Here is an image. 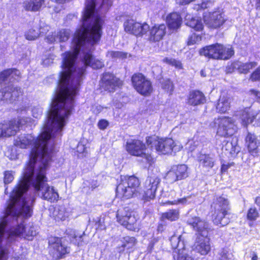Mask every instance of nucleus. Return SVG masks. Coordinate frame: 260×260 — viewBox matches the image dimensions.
<instances>
[{"mask_svg": "<svg viewBox=\"0 0 260 260\" xmlns=\"http://www.w3.org/2000/svg\"><path fill=\"white\" fill-rule=\"evenodd\" d=\"M70 215L69 208L64 205L57 206L53 212V216L56 221H64Z\"/></svg>", "mask_w": 260, "mask_h": 260, "instance_id": "obj_26", "label": "nucleus"}, {"mask_svg": "<svg viewBox=\"0 0 260 260\" xmlns=\"http://www.w3.org/2000/svg\"><path fill=\"white\" fill-rule=\"evenodd\" d=\"M149 28V25L146 22L140 23V27H139L136 31L135 36L142 37L146 35Z\"/></svg>", "mask_w": 260, "mask_h": 260, "instance_id": "obj_39", "label": "nucleus"}, {"mask_svg": "<svg viewBox=\"0 0 260 260\" xmlns=\"http://www.w3.org/2000/svg\"><path fill=\"white\" fill-rule=\"evenodd\" d=\"M83 236L84 234L82 235H78L74 234V237H73V239L72 240V241L75 244H77L78 246L82 245Z\"/></svg>", "mask_w": 260, "mask_h": 260, "instance_id": "obj_54", "label": "nucleus"}, {"mask_svg": "<svg viewBox=\"0 0 260 260\" xmlns=\"http://www.w3.org/2000/svg\"><path fill=\"white\" fill-rule=\"evenodd\" d=\"M95 6L96 0H87V3L83 16V21H87L94 15Z\"/></svg>", "mask_w": 260, "mask_h": 260, "instance_id": "obj_32", "label": "nucleus"}, {"mask_svg": "<svg viewBox=\"0 0 260 260\" xmlns=\"http://www.w3.org/2000/svg\"><path fill=\"white\" fill-rule=\"evenodd\" d=\"M246 142L247 144L248 150L250 153H257V148L259 142L254 134L248 133L246 138Z\"/></svg>", "mask_w": 260, "mask_h": 260, "instance_id": "obj_28", "label": "nucleus"}, {"mask_svg": "<svg viewBox=\"0 0 260 260\" xmlns=\"http://www.w3.org/2000/svg\"><path fill=\"white\" fill-rule=\"evenodd\" d=\"M215 209L213 216L214 223L221 226L228 224L230 222L229 217L230 208L229 202L225 196L217 198Z\"/></svg>", "mask_w": 260, "mask_h": 260, "instance_id": "obj_7", "label": "nucleus"}, {"mask_svg": "<svg viewBox=\"0 0 260 260\" xmlns=\"http://www.w3.org/2000/svg\"><path fill=\"white\" fill-rule=\"evenodd\" d=\"M146 142L148 146L151 145V147H154L156 151L163 154H170L173 152L176 153L182 148V146L179 142H175L173 139L170 138L162 139L156 137H149L147 139Z\"/></svg>", "mask_w": 260, "mask_h": 260, "instance_id": "obj_6", "label": "nucleus"}, {"mask_svg": "<svg viewBox=\"0 0 260 260\" xmlns=\"http://www.w3.org/2000/svg\"><path fill=\"white\" fill-rule=\"evenodd\" d=\"M202 40V35L193 33L188 37L187 41V45L188 46L194 45L198 42H200Z\"/></svg>", "mask_w": 260, "mask_h": 260, "instance_id": "obj_43", "label": "nucleus"}, {"mask_svg": "<svg viewBox=\"0 0 260 260\" xmlns=\"http://www.w3.org/2000/svg\"><path fill=\"white\" fill-rule=\"evenodd\" d=\"M148 40L150 42L156 43L162 40L167 34V26L164 23L155 24L149 27Z\"/></svg>", "mask_w": 260, "mask_h": 260, "instance_id": "obj_22", "label": "nucleus"}, {"mask_svg": "<svg viewBox=\"0 0 260 260\" xmlns=\"http://www.w3.org/2000/svg\"><path fill=\"white\" fill-rule=\"evenodd\" d=\"M203 19L206 26L211 29H217L225 22L222 13L219 11L205 13L203 15Z\"/></svg>", "mask_w": 260, "mask_h": 260, "instance_id": "obj_16", "label": "nucleus"}, {"mask_svg": "<svg viewBox=\"0 0 260 260\" xmlns=\"http://www.w3.org/2000/svg\"><path fill=\"white\" fill-rule=\"evenodd\" d=\"M170 241L173 249V255L174 260H193L188 255V249L186 248L184 241L181 240V236L174 235L171 237Z\"/></svg>", "mask_w": 260, "mask_h": 260, "instance_id": "obj_11", "label": "nucleus"}, {"mask_svg": "<svg viewBox=\"0 0 260 260\" xmlns=\"http://www.w3.org/2000/svg\"><path fill=\"white\" fill-rule=\"evenodd\" d=\"M121 243L119 246V251H123L125 249H130L133 248L136 244V240L134 237L126 236L122 237L120 239Z\"/></svg>", "mask_w": 260, "mask_h": 260, "instance_id": "obj_30", "label": "nucleus"}, {"mask_svg": "<svg viewBox=\"0 0 260 260\" xmlns=\"http://www.w3.org/2000/svg\"><path fill=\"white\" fill-rule=\"evenodd\" d=\"M209 2L208 1L207 2H203L201 3L200 4L198 5V8L197 10H205L206 9H207L208 8V3Z\"/></svg>", "mask_w": 260, "mask_h": 260, "instance_id": "obj_57", "label": "nucleus"}, {"mask_svg": "<svg viewBox=\"0 0 260 260\" xmlns=\"http://www.w3.org/2000/svg\"><path fill=\"white\" fill-rule=\"evenodd\" d=\"M162 88L170 94H172L174 89L173 81L169 78L165 79L161 82Z\"/></svg>", "mask_w": 260, "mask_h": 260, "instance_id": "obj_38", "label": "nucleus"}, {"mask_svg": "<svg viewBox=\"0 0 260 260\" xmlns=\"http://www.w3.org/2000/svg\"><path fill=\"white\" fill-rule=\"evenodd\" d=\"M109 122L105 119L100 120L98 123V127L101 130L105 129L109 125Z\"/></svg>", "mask_w": 260, "mask_h": 260, "instance_id": "obj_56", "label": "nucleus"}, {"mask_svg": "<svg viewBox=\"0 0 260 260\" xmlns=\"http://www.w3.org/2000/svg\"><path fill=\"white\" fill-rule=\"evenodd\" d=\"M195 0H179V4L180 5H186Z\"/></svg>", "mask_w": 260, "mask_h": 260, "instance_id": "obj_61", "label": "nucleus"}, {"mask_svg": "<svg viewBox=\"0 0 260 260\" xmlns=\"http://www.w3.org/2000/svg\"><path fill=\"white\" fill-rule=\"evenodd\" d=\"M140 23L133 19L126 20L123 24L124 31L135 36L136 31L139 27H140Z\"/></svg>", "mask_w": 260, "mask_h": 260, "instance_id": "obj_31", "label": "nucleus"}, {"mask_svg": "<svg viewBox=\"0 0 260 260\" xmlns=\"http://www.w3.org/2000/svg\"><path fill=\"white\" fill-rule=\"evenodd\" d=\"M218 260H234V256L232 253L222 250L219 253Z\"/></svg>", "mask_w": 260, "mask_h": 260, "instance_id": "obj_45", "label": "nucleus"}, {"mask_svg": "<svg viewBox=\"0 0 260 260\" xmlns=\"http://www.w3.org/2000/svg\"><path fill=\"white\" fill-rule=\"evenodd\" d=\"M187 223L198 233V236H208V223L205 220L197 216H190L187 219Z\"/></svg>", "mask_w": 260, "mask_h": 260, "instance_id": "obj_21", "label": "nucleus"}, {"mask_svg": "<svg viewBox=\"0 0 260 260\" xmlns=\"http://www.w3.org/2000/svg\"><path fill=\"white\" fill-rule=\"evenodd\" d=\"M179 212L178 210L172 209L162 214V218L170 221H174L179 218Z\"/></svg>", "mask_w": 260, "mask_h": 260, "instance_id": "obj_37", "label": "nucleus"}, {"mask_svg": "<svg viewBox=\"0 0 260 260\" xmlns=\"http://www.w3.org/2000/svg\"><path fill=\"white\" fill-rule=\"evenodd\" d=\"M163 61L164 62L170 66H173L177 69H183L182 64L180 60L174 58H169L168 57H166L164 59Z\"/></svg>", "mask_w": 260, "mask_h": 260, "instance_id": "obj_42", "label": "nucleus"}, {"mask_svg": "<svg viewBox=\"0 0 260 260\" xmlns=\"http://www.w3.org/2000/svg\"><path fill=\"white\" fill-rule=\"evenodd\" d=\"M131 82L133 88L141 95L149 96L153 92L152 82L142 73L133 74L131 77Z\"/></svg>", "mask_w": 260, "mask_h": 260, "instance_id": "obj_8", "label": "nucleus"}, {"mask_svg": "<svg viewBox=\"0 0 260 260\" xmlns=\"http://www.w3.org/2000/svg\"><path fill=\"white\" fill-rule=\"evenodd\" d=\"M256 66V63L254 61L238 63V71L240 73L247 74Z\"/></svg>", "mask_w": 260, "mask_h": 260, "instance_id": "obj_35", "label": "nucleus"}, {"mask_svg": "<svg viewBox=\"0 0 260 260\" xmlns=\"http://www.w3.org/2000/svg\"><path fill=\"white\" fill-rule=\"evenodd\" d=\"M187 169L185 165L174 166L167 173L166 178L170 182L184 179L188 176Z\"/></svg>", "mask_w": 260, "mask_h": 260, "instance_id": "obj_18", "label": "nucleus"}, {"mask_svg": "<svg viewBox=\"0 0 260 260\" xmlns=\"http://www.w3.org/2000/svg\"><path fill=\"white\" fill-rule=\"evenodd\" d=\"M126 150L131 155L145 158L147 161L151 159L148 149L143 142L138 140H133L127 142Z\"/></svg>", "mask_w": 260, "mask_h": 260, "instance_id": "obj_13", "label": "nucleus"}, {"mask_svg": "<svg viewBox=\"0 0 260 260\" xmlns=\"http://www.w3.org/2000/svg\"><path fill=\"white\" fill-rule=\"evenodd\" d=\"M104 67V61L100 59H96L95 57L90 66V67L92 69L96 70L102 69Z\"/></svg>", "mask_w": 260, "mask_h": 260, "instance_id": "obj_52", "label": "nucleus"}, {"mask_svg": "<svg viewBox=\"0 0 260 260\" xmlns=\"http://www.w3.org/2000/svg\"><path fill=\"white\" fill-rule=\"evenodd\" d=\"M25 36L28 40H35L38 38V33L36 30L31 28L26 32Z\"/></svg>", "mask_w": 260, "mask_h": 260, "instance_id": "obj_48", "label": "nucleus"}, {"mask_svg": "<svg viewBox=\"0 0 260 260\" xmlns=\"http://www.w3.org/2000/svg\"><path fill=\"white\" fill-rule=\"evenodd\" d=\"M238 147L236 145L235 143L234 144L232 142H226L225 144L223 145L222 149H224L230 154H233L236 152L239 151Z\"/></svg>", "mask_w": 260, "mask_h": 260, "instance_id": "obj_41", "label": "nucleus"}, {"mask_svg": "<svg viewBox=\"0 0 260 260\" xmlns=\"http://www.w3.org/2000/svg\"><path fill=\"white\" fill-rule=\"evenodd\" d=\"M57 36L60 42H65L70 38V34L66 29L60 30L58 32Z\"/></svg>", "mask_w": 260, "mask_h": 260, "instance_id": "obj_46", "label": "nucleus"}, {"mask_svg": "<svg viewBox=\"0 0 260 260\" xmlns=\"http://www.w3.org/2000/svg\"><path fill=\"white\" fill-rule=\"evenodd\" d=\"M44 2V0L26 1L23 3V7L26 11L36 12L41 9Z\"/></svg>", "mask_w": 260, "mask_h": 260, "instance_id": "obj_27", "label": "nucleus"}, {"mask_svg": "<svg viewBox=\"0 0 260 260\" xmlns=\"http://www.w3.org/2000/svg\"><path fill=\"white\" fill-rule=\"evenodd\" d=\"M14 173L12 171H6L4 173V182L5 184L11 183L14 179Z\"/></svg>", "mask_w": 260, "mask_h": 260, "instance_id": "obj_47", "label": "nucleus"}, {"mask_svg": "<svg viewBox=\"0 0 260 260\" xmlns=\"http://www.w3.org/2000/svg\"><path fill=\"white\" fill-rule=\"evenodd\" d=\"M71 98H72V93L67 87H61L60 89H56L48 114H59L60 111L64 108L66 101Z\"/></svg>", "mask_w": 260, "mask_h": 260, "instance_id": "obj_10", "label": "nucleus"}, {"mask_svg": "<svg viewBox=\"0 0 260 260\" xmlns=\"http://www.w3.org/2000/svg\"><path fill=\"white\" fill-rule=\"evenodd\" d=\"M94 58L91 52L87 51L84 53L82 61L85 66L90 67Z\"/></svg>", "mask_w": 260, "mask_h": 260, "instance_id": "obj_40", "label": "nucleus"}, {"mask_svg": "<svg viewBox=\"0 0 260 260\" xmlns=\"http://www.w3.org/2000/svg\"><path fill=\"white\" fill-rule=\"evenodd\" d=\"M193 249L201 255L207 254L211 250L210 239L207 236H197Z\"/></svg>", "mask_w": 260, "mask_h": 260, "instance_id": "obj_23", "label": "nucleus"}, {"mask_svg": "<svg viewBox=\"0 0 260 260\" xmlns=\"http://www.w3.org/2000/svg\"><path fill=\"white\" fill-rule=\"evenodd\" d=\"M48 243L49 253L56 259L62 258L70 252L69 247L63 244L58 237L50 238Z\"/></svg>", "mask_w": 260, "mask_h": 260, "instance_id": "obj_12", "label": "nucleus"}, {"mask_svg": "<svg viewBox=\"0 0 260 260\" xmlns=\"http://www.w3.org/2000/svg\"><path fill=\"white\" fill-rule=\"evenodd\" d=\"M102 25L99 19H96L90 26H82L77 29L73 38V50L63 53L62 68L60 73L59 89L61 87H69V83L76 69V61L82 47L87 42L92 46L99 44L102 35Z\"/></svg>", "mask_w": 260, "mask_h": 260, "instance_id": "obj_3", "label": "nucleus"}, {"mask_svg": "<svg viewBox=\"0 0 260 260\" xmlns=\"http://www.w3.org/2000/svg\"><path fill=\"white\" fill-rule=\"evenodd\" d=\"M27 123V119H19L0 124V137H10L15 135L21 126Z\"/></svg>", "mask_w": 260, "mask_h": 260, "instance_id": "obj_15", "label": "nucleus"}, {"mask_svg": "<svg viewBox=\"0 0 260 260\" xmlns=\"http://www.w3.org/2000/svg\"><path fill=\"white\" fill-rule=\"evenodd\" d=\"M237 69L238 70V63L237 62H233L226 67V71L228 73H233Z\"/></svg>", "mask_w": 260, "mask_h": 260, "instance_id": "obj_55", "label": "nucleus"}, {"mask_svg": "<svg viewBox=\"0 0 260 260\" xmlns=\"http://www.w3.org/2000/svg\"><path fill=\"white\" fill-rule=\"evenodd\" d=\"M45 161L34 167V155L31 159L30 164L24 169L21 180L13 190L10 202L0 218V260H6L7 250L3 244V239L8 220L13 218L22 220L30 217L32 213V206L35 201L33 197L24 196L30 185H32L35 191L42 199L54 202L59 198L58 192L53 186L48 183L46 177V171L49 166V156H46Z\"/></svg>", "mask_w": 260, "mask_h": 260, "instance_id": "obj_1", "label": "nucleus"}, {"mask_svg": "<svg viewBox=\"0 0 260 260\" xmlns=\"http://www.w3.org/2000/svg\"><path fill=\"white\" fill-rule=\"evenodd\" d=\"M251 260H257L258 259V256L257 255V254L255 252L253 251L251 254V256H250Z\"/></svg>", "mask_w": 260, "mask_h": 260, "instance_id": "obj_63", "label": "nucleus"}, {"mask_svg": "<svg viewBox=\"0 0 260 260\" xmlns=\"http://www.w3.org/2000/svg\"><path fill=\"white\" fill-rule=\"evenodd\" d=\"M123 85V81L113 73L104 72L100 81L99 89L102 92L113 93Z\"/></svg>", "mask_w": 260, "mask_h": 260, "instance_id": "obj_9", "label": "nucleus"}, {"mask_svg": "<svg viewBox=\"0 0 260 260\" xmlns=\"http://www.w3.org/2000/svg\"><path fill=\"white\" fill-rule=\"evenodd\" d=\"M199 54L209 59L226 60L234 55L235 51L232 45L215 43L202 47Z\"/></svg>", "mask_w": 260, "mask_h": 260, "instance_id": "obj_4", "label": "nucleus"}, {"mask_svg": "<svg viewBox=\"0 0 260 260\" xmlns=\"http://www.w3.org/2000/svg\"><path fill=\"white\" fill-rule=\"evenodd\" d=\"M111 57L114 59H125L127 57V53L119 51H112L110 52Z\"/></svg>", "mask_w": 260, "mask_h": 260, "instance_id": "obj_50", "label": "nucleus"}, {"mask_svg": "<svg viewBox=\"0 0 260 260\" xmlns=\"http://www.w3.org/2000/svg\"><path fill=\"white\" fill-rule=\"evenodd\" d=\"M230 104L227 100L218 102L216 106L217 112L219 114L226 113L230 110Z\"/></svg>", "mask_w": 260, "mask_h": 260, "instance_id": "obj_36", "label": "nucleus"}, {"mask_svg": "<svg viewBox=\"0 0 260 260\" xmlns=\"http://www.w3.org/2000/svg\"><path fill=\"white\" fill-rule=\"evenodd\" d=\"M117 218L118 222L128 230H135L137 219L135 216L132 215V212L129 211L128 209L118 210Z\"/></svg>", "mask_w": 260, "mask_h": 260, "instance_id": "obj_17", "label": "nucleus"}, {"mask_svg": "<svg viewBox=\"0 0 260 260\" xmlns=\"http://www.w3.org/2000/svg\"><path fill=\"white\" fill-rule=\"evenodd\" d=\"M229 168V166L226 165H224L223 164L221 166V172H226L228 170Z\"/></svg>", "mask_w": 260, "mask_h": 260, "instance_id": "obj_64", "label": "nucleus"}, {"mask_svg": "<svg viewBox=\"0 0 260 260\" xmlns=\"http://www.w3.org/2000/svg\"><path fill=\"white\" fill-rule=\"evenodd\" d=\"M250 79L252 81H260V66L250 74Z\"/></svg>", "mask_w": 260, "mask_h": 260, "instance_id": "obj_53", "label": "nucleus"}, {"mask_svg": "<svg viewBox=\"0 0 260 260\" xmlns=\"http://www.w3.org/2000/svg\"><path fill=\"white\" fill-rule=\"evenodd\" d=\"M200 165L206 168H212L214 165V158L210 154H200L198 156Z\"/></svg>", "mask_w": 260, "mask_h": 260, "instance_id": "obj_29", "label": "nucleus"}, {"mask_svg": "<svg viewBox=\"0 0 260 260\" xmlns=\"http://www.w3.org/2000/svg\"><path fill=\"white\" fill-rule=\"evenodd\" d=\"M249 92L252 95H253L257 100L260 95V91L255 89H251L249 90Z\"/></svg>", "mask_w": 260, "mask_h": 260, "instance_id": "obj_59", "label": "nucleus"}, {"mask_svg": "<svg viewBox=\"0 0 260 260\" xmlns=\"http://www.w3.org/2000/svg\"><path fill=\"white\" fill-rule=\"evenodd\" d=\"M47 42L50 43H53L55 41V36L53 35H49L46 37Z\"/></svg>", "mask_w": 260, "mask_h": 260, "instance_id": "obj_60", "label": "nucleus"}, {"mask_svg": "<svg viewBox=\"0 0 260 260\" xmlns=\"http://www.w3.org/2000/svg\"><path fill=\"white\" fill-rule=\"evenodd\" d=\"M242 115V123L244 126H247V124L252 123L253 121V119H254V116L253 115L245 114Z\"/></svg>", "mask_w": 260, "mask_h": 260, "instance_id": "obj_51", "label": "nucleus"}, {"mask_svg": "<svg viewBox=\"0 0 260 260\" xmlns=\"http://www.w3.org/2000/svg\"><path fill=\"white\" fill-rule=\"evenodd\" d=\"M218 124L217 134L221 137H228L233 135L237 130L235 121L232 118L224 116L216 121Z\"/></svg>", "mask_w": 260, "mask_h": 260, "instance_id": "obj_14", "label": "nucleus"}, {"mask_svg": "<svg viewBox=\"0 0 260 260\" xmlns=\"http://www.w3.org/2000/svg\"><path fill=\"white\" fill-rule=\"evenodd\" d=\"M249 92L252 95H253L257 100L260 95V91L255 89H251L249 90Z\"/></svg>", "mask_w": 260, "mask_h": 260, "instance_id": "obj_58", "label": "nucleus"}, {"mask_svg": "<svg viewBox=\"0 0 260 260\" xmlns=\"http://www.w3.org/2000/svg\"><path fill=\"white\" fill-rule=\"evenodd\" d=\"M18 70L15 68H9L2 71L0 72V84L7 80L12 74H16Z\"/></svg>", "mask_w": 260, "mask_h": 260, "instance_id": "obj_34", "label": "nucleus"}, {"mask_svg": "<svg viewBox=\"0 0 260 260\" xmlns=\"http://www.w3.org/2000/svg\"><path fill=\"white\" fill-rule=\"evenodd\" d=\"M68 115H47L43 124L42 132L36 139L30 135H23L18 137L15 140V146L21 148H26L32 144V148L29 160L24 169L30 164L31 159L34 155V167L45 161L47 156L51 160L52 148H48V140L51 138L60 136L62 128L68 121Z\"/></svg>", "mask_w": 260, "mask_h": 260, "instance_id": "obj_2", "label": "nucleus"}, {"mask_svg": "<svg viewBox=\"0 0 260 260\" xmlns=\"http://www.w3.org/2000/svg\"><path fill=\"white\" fill-rule=\"evenodd\" d=\"M254 203L260 208V196H257L255 198Z\"/></svg>", "mask_w": 260, "mask_h": 260, "instance_id": "obj_62", "label": "nucleus"}, {"mask_svg": "<svg viewBox=\"0 0 260 260\" xmlns=\"http://www.w3.org/2000/svg\"><path fill=\"white\" fill-rule=\"evenodd\" d=\"M166 23L170 30L177 31L182 23L180 14L176 12L169 14L166 17Z\"/></svg>", "mask_w": 260, "mask_h": 260, "instance_id": "obj_25", "label": "nucleus"}, {"mask_svg": "<svg viewBox=\"0 0 260 260\" xmlns=\"http://www.w3.org/2000/svg\"><path fill=\"white\" fill-rule=\"evenodd\" d=\"M206 101V99L204 94L199 90H190L186 99L187 104L193 106L203 104Z\"/></svg>", "mask_w": 260, "mask_h": 260, "instance_id": "obj_24", "label": "nucleus"}, {"mask_svg": "<svg viewBox=\"0 0 260 260\" xmlns=\"http://www.w3.org/2000/svg\"><path fill=\"white\" fill-rule=\"evenodd\" d=\"M7 235L10 240H12L14 236H21L28 240H31V237L36 235V231L34 227L24 226L23 223H21L17 228L11 230Z\"/></svg>", "mask_w": 260, "mask_h": 260, "instance_id": "obj_20", "label": "nucleus"}, {"mask_svg": "<svg viewBox=\"0 0 260 260\" xmlns=\"http://www.w3.org/2000/svg\"><path fill=\"white\" fill-rule=\"evenodd\" d=\"M160 181V179L155 175L149 176L147 178L145 181V190L143 196L144 200L147 201L155 198V192Z\"/></svg>", "mask_w": 260, "mask_h": 260, "instance_id": "obj_19", "label": "nucleus"}, {"mask_svg": "<svg viewBox=\"0 0 260 260\" xmlns=\"http://www.w3.org/2000/svg\"><path fill=\"white\" fill-rule=\"evenodd\" d=\"M186 24L196 31H202L204 29V25L201 18L192 17L188 19Z\"/></svg>", "mask_w": 260, "mask_h": 260, "instance_id": "obj_33", "label": "nucleus"}, {"mask_svg": "<svg viewBox=\"0 0 260 260\" xmlns=\"http://www.w3.org/2000/svg\"><path fill=\"white\" fill-rule=\"evenodd\" d=\"M140 185L139 179L136 176H121L116 188V196L123 200L137 197L140 194Z\"/></svg>", "mask_w": 260, "mask_h": 260, "instance_id": "obj_5", "label": "nucleus"}, {"mask_svg": "<svg viewBox=\"0 0 260 260\" xmlns=\"http://www.w3.org/2000/svg\"><path fill=\"white\" fill-rule=\"evenodd\" d=\"M259 216V213L257 209L254 208H250L247 212V218L251 221L255 220Z\"/></svg>", "mask_w": 260, "mask_h": 260, "instance_id": "obj_44", "label": "nucleus"}, {"mask_svg": "<svg viewBox=\"0 0 260 260\" xmlns=\"http://www.w3.org/2000/svg\"><path fill=\"white\" fill-rule=\"evenodd\" d=\"M190 198V197L188 196L185 198H183L182 199H178L177 200H174L173 201H168L166 203H162L164 205L169 204V205H177V204H186L188 200Z\"/></svg>", "mask_w": 260, "mask_h": 260, "instance_id": "obj_49", "label": "nucleus"}]
</instances>
